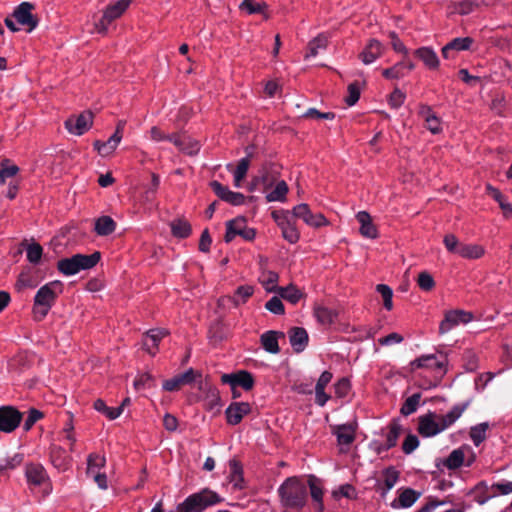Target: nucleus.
I'll list each match as a JSON object with an SVG mask.
<instances>
[{
	"instance_id": "f257e3e1",
	"label": "nucleus",
	"mask_w": 512,
	"mask_h": 512,
	"mask_svg": "<svg viewBox=\"0 0 512 512\" xmlns=\"http://www.w3.org/2000/svg\"><path fill=\"white\" fill-rule=\"evenodd\" d=\"M281 504L290 509H301L307 501V484L297 478L286 479L279 487Z\"/></svg>"
},
{
	"instance_id": "f03ea898",
	"label": "nucleus",
	"mask_w": 512,
	"mask_h": 512,
	"mask_svg": "<svg viewBox=\"0 0 512 512\" xmlns=\"http://www.w3.org/2000/svg\"><path fill=\"white\" fill-rule=\"evenodd\" d=\"M63 292V284L54 280L43 285L36 293L33 304V314L37 320L44 319L57 297Z\"/></svg>"
},
{
	"instance_id": "7ed1b4c3",
	"label": "nucleus",
	"mask_w": 512,
	"mask_h": 512,
	"mask_svg": "<svg viewBox=\"0 0 512 512\" xmlns=\"http://www.w3.org/2000/svg\"><path fill=\"white\" fill-rule=\"evenodd\" d=\"M223 499L208 488L202 489L197 493L189 495L182 503L176 507L177 512H202L207 507L221 503Z\"/></svg>"
},
{
	"instance_id": "20e7f679",
	"label": "nucleus",
	"mask_w": 512,
	"mask_h": 512,
	"mask_svg": "<svg viewBox=\"0 0 512 512\" xmlns=\"http://www.w3.org/2000/svg\"><path fill=\"white\" fill-rule=\"evenodd\" d=\"M100 252L91 255L75 254L69 258H63L57 262V269L65 276H72L82 270L93 268L100 260Z\"/></svg>"
},
{
	"instance_id": "39448f33",
	"label": "nucleus",
	"mask_w": 512,
	"mask_h": 512,
	"mask_svg": "<svg viewBox=\"0 0 512 512\" xmlns=\"http://www.w3.org/2000/svg\"><path fill=\"white\" fill-rule=\"evenodd\" d=\"M411 371L425 369L436 377L442 378L448 371V356L444 352L424 354L410 362Z\"/></svg>"
},
{
	"instance_id": "423d86ee",
	"label": "nucleus",
	"mask_w": 512,
	"mask_h": 512,
	"mask_svg": "<svg viewBox=\"0 0 512 512\" xmlns=\"http://www.w3.org/2000/svg\"><path fill=\"white\" fill-rule=\"evenodd\" d=\"M131 2L132 0H117L116 2L108 5L103 11L102 18L95 24L96 31L101 34H105L108 30L109 24L124 14Z\"/></svg>"
},
{
	"instance_id": "0eeeda50",
	"label": "nucleus",
	"mask_w": 512,
	"mask_h": 512,
	"mask_svg": "<svg viewBox=\"0 0 512 512\" xmlns=\"http://www.w3.org/2000/svg\"><path fill=\"white\" fill-rule=\"evenodd\" d=\"M476 460V453L469 445H462L454 449L444 462L449 470H455L462 465L470 467Z\"/></svg>"
},
{
	"instance_id": "6e6552de",
	"label": "nucleus",
	"mask_w": 512,
	"mask_h": 512,
	"mask_svg": "<svg viewBox=\"0 0 512 512\" xmlns=\"http://www.w3.org/2000/svg\"><path fill=\"white\" fill-rule=\"evenodd\" d=\"M236 236H241L243 239L251 241L255 238L256 232L253 228L247 227L244 218L238 217L226 223L224 240L226 243H229Z\"/></svg>"
},
{
	"instance_id": "1a4fd4ad",
	"label": "nucleus",
	"mask_w": 512,
	"mask_h": 512,
	"mask_svg": "<svg viewBox=\"0 0 512 512\" xmlns=\"http://www.w3.org/2000/svg\"><path fill=\"white\" fill-rule=\"evenodd\" d=\"M293 215L301 219L306 225L312 228H320L329 224L328 220L322 213H314L305 203L295 206L292 210Z\"/></svg>"
},
{
	"instance_id": "9d476101",
	"label": "nucleus",
	"mask_w": 512,
	"mask_h": 512,
	"mask_svg": "<svg viewBox=\"0 0 512 512\" xmlns=\"http://www.w3.org/2000/svg\"><path fill=\"white\" fill-rule=\"evenodd\" d=\"M473 320V314L465 310H450L445 313L439 325V333L445 334L460 324H467Z\"/></svg>"
},
{
	"instance_id": "9b49d317",
	"label": "nucleus",
	"mask_w": 512,
	"mask_h": 512,
	"mask_svg": "<svg viewBox=\"0 0 512 512\" xmlns=\"http://www.w3.org/2000/svg\"><path fill=\"white\" fill-rule=\"evenodd\" d=\"M93 124V113L85 111L78 116L70 117L65 122L67 130L74 135L80 136L87 132Z\"/></svg>"
},
{
	"instance_id": "f8f14e48",
	"label": "nucleus",
	"mask_w": 512,
	"mask_h": 512,
	"mask_svg": "<svg viewBox=\"0 0 512 512\" xmlns=\"http://www.w3.org/2000/svg\"><path fill=\"white\" fill-rule=\"evenodd\" d=\"M221 381L224 384L230 385L234 397H236V389L238 387L244 390H250L253 387L254 380L250 373L246 371H238L236 373L223 374Z\"/></svg>"
},
{
	"instance_id": "ddd939ff",
	"label": "nucleus",
	"mask_w": 512,
	"mask_h": 512,
	"mask_svg": "<svg viewBox=\"0 0 512 512\" xmlns=\"http://www.w3.org/2000/svg\"><path fill=\"white\" fill-rule=\"evenodd\" d=\"M22 414L11 406L0 407V432L11 433L20 424Z\"/></svg>"
},
{
	"instance_id": "4468645a",
	"label": "nucleus",
	"mask_w": 512,
	"mask_h": 512,
	"mask_svg": "<svg viewBox=\"0 0 512 512\" xmlns=\"http://www.w3.org/2000/svg\"><path fill=\"white\" fill-rule=\"evenodd\" d=\"M272 216L280 227L283 238L291 244L298 242L300 233L295 224L290 220L289 216L285 213L279 215L275 212Z\"/></svg>"
},
{
	"instance_id": "2eb2a0df",
	"label": "nucleus",
	"mask_w": 512,
	"mask_h": 512,
	"mask_svg": "<svg viewBox=\"0 0 512 512\" xmlns=\"http://www.w3.org/2000/svg\"><path fill=\"white\" fill-rule=\"evenodd\" d=\"M33 8L34 7L31 3L23 2L15 9L13 13V17L15 18L16 22L20 26L27 27L29 32L35 29L38 24L37 19L32 14Z\"/></svg>"
},
{
	"instance_id": "dca6fc26",
	"label": "nucleus",
	"mask_w": 512,
	"mask_h": 512,
	"mask_svg": "<svg viewBox=\"0 0 512 512\" xmlns=\"http://www.w3.org/2000/svg\"><path fill=\"white\" fill-rule=\"evenodd\" d=\"M210 187L221 200L231 205L239 206L245 201V196L242 193L231 191L227 186L222 185L218 181H212Z\"/></svg>"
},
{
	"instance_id": "f3484780",
	"label": "nucleus",
	"mask_w": 512,
	"mask_h": 512,
	"mask_svg": "<svg viewBox=\"0 0 512 512\" xmlns=\"http://www.w3.org/2000/svg\"><path fill=\"white\" fill-rule=\"evenodd\" d=\"M419 433L424 437H433L443 430L439 417L435 413L422 416L419 420Z\"/></svg>"
},
{
	"instance_id": "a211bd4d",
	"label": "nucleus",
	"mask_w": 512,
	"mask_h": 512,
	"mask_svg": "<svg viewBox=\"0 0 512 512\" xmlns=\"http://www.w3.org/2000/svg\"><path fill=\"white\" fill-rule=\"evenodd\" d=\"M251 412V406L247 402H233L225 411L227 423L230 425L239 424L242 419Z\"/></svg>"
},
{
	"instance_id": "6ab92c4d",
	"label": "nucleus",
	"mask_w": 512,
	"mask_h": 512,
	"mask_svg": "<svg viewBox=\"0 0 512 512\" xmlns=\"http://www.w3.org/2000/svg\"><path fill=\"white\" fill-rule=\"evenodd\" d=\"M171 143H173L181 152L190 156L196 155L200 151L201 147L197 140L192 139L184 133H176L175 136L171 138Z\"/></svg>"
},
{
	"instance_id": "aec40b11",
	"label": "nucleus",
	"mask_w": 512,
	"mask_h": 512,
	"mask_svg": "<svg viewBox=\"0 0 512 512\" xmlns=\"http://www.w3.org/2000/svg\"><path fill=\"white\" fill-rule=\"evenodd\" d=\"M168 335L166 329L156 328L149 330L143 338L144 349L152 356L158 351L159 342Z\"/></svg>"
},
{
	"instance_id": "412c9836",
	"label": "nucleus",
	"mask_w": 512,
	"mask_h": 512,
	"mask_svg": "<svg viewBox=\"0 0 512 512\" xmlns=\"http://www.w3.org/2000/svg\"><path fill=\"white\" fill-rule=\"evenodd\" d=\"M196 377L195 371L190 368L182 374L164 381L163 389L166 391H177L181 386L191 384Z\"/></svg>"
},
{
	"instance_id": "4be33fe9",
	"label": "nucleus",
	"mask_w": 512,
	"mask_h": 512,
	"mask_svg": "<svg viewBox=\"0 0 512 512\" xmlns=\"http://www.w3.org/2000/svg\"><path fill=\"white\" fill-rule=\"evenodd\" d=\"M414 68L415 65L413 62L409 60H403L390 68L384 69L382 75L387 79H400L406 76Z\"/></svg>"
},
{
	"instance_id": "5701e85b",
	"label": "nucleus",
	"mask_w": 512,
	"mask_h": 512,
	"mask_svg": "<svg viewBox=\"0 0 512 512\" xmlns=\"http://www.w3.org/2000/svg\"><path fill=\"white\" fill-rule=\"evenodd\" d=\"M383 53V45L376 39H372L360 53V59L365 65L373 63Z\"/></svg>"
},
{
	"instance_id": "b1692460",
	"label": "nucleus",
	"mask_w": 512,
	"mask_h": 512,
	"mask_svg": "<svg viewBox=\"0 0 512 512\" xmlns=\"http://www.w3.org/2000/svg\"><path fill=\"white\" fill-rule=\"evenodd\" d=\"M284 337L282 332L270 330L263 333L260 337V342L263 349L271 354H277L280 351L278 340Z\"/></svg>"
},
{
	"instance_id": "393cba45",
	"label": "nucleus",
	"mask_w": 512,
	"mask_h": 512,
	"mask_svg": "<svg viewBox=\"0 0 512 512\" xmlns=\"http://www.w3.org/2000/svg\"><path fill=\"white\" fill-rule=\"evenodd\" d=\"M469 402L457 404L451 408L445 415H438L443 430L453 425L467 409Z\"/></svg>"
},
{
	"instance_id": "a878e982",
	"label": "nucleus",
	"mask_w": 512,
	"mask_h": 512,
	"mask_svg": "<svg viewBox=\"0 0 512 512\" xmlns=\"http://www.w3.org/2000/svg\"><path fill=\"white\" fill-rule=\"evenodd\" d=\"M420 116L425 120L426 128L433 134H438L442 131V124L440 119L433 113L429 106L422 105L419 110Z\"/></svg>"
},
{
	"instance_id": "bb28decb",
	"label": "nucleus",
	"mask_w": 512,
	"mask_h": 512,
	"mask_svg": "<svg viewBox=\"0 0 512 512\" xmlns=\"http://www.w3.org/2000/svg\"><path fill=\"white\" fill-rule=\"evenodd\" d=\"M289 341L293 350L302 352L308 343V334L304 328L295 327L289 331Z\"/></svg>"
},
{
	"instance_id": "cd10ccee",
	"label": "nucleus",
	"mask_w": 512,
	"mask_h": 512,
	"mask_svg": "<svg viewBox=\"0 0 512 512\" xmlns=\"http://www.w3.org/2000/svg\"><path fill=\"white\" fill-rule=\"evenodd\" d=\"M357 221L360 223V233L366 238L374 239L377 237V229L372 223L371 216L366 211H360L356 215Z\"/></svg>"
},
{
	"instance_id": "c85d7f7f",
	"label": "nucleus",
	"mask_w": 512,
	"mask_h": 512,
	"mask_svg": "<svg viewBox=\"0 0 512 512\" xmlns=\"http://www.w3.org/2000/svg\"><path fill=\"white\" fill-rule=\"evenodd\" d=\"M487 193L499 204L503 216L505 218H512V204L507 200V198L495 187L488 184L486 186Z\"/></svg>"
},
{
	"instance_id": "c756f323",
	"label": "nucleus",
	"mask_w": 512,
	"mask_h": 512,
	"mask_svg": "<svg viewBox=\"0 0 512 512\" xmlns=\"http://www.w3.org/2000/svg\"><path fill=\"white\" fill-rule=\"evenodd\" d=\"M120 142L119 134H113L106 142L95 141L94 148L102 157H108L114 153Z\"/></svg>"
},
{
	"instance_id": "7c9ffc66",
	"label": "nucleus",
	"mask_w": 512,
	"mask_h": 512,
	"mask_svg": "<svg viewBox=\"0 0 512 512\" xmlns=\"http://www.w3.org/2000/svg\"><path fill=\"white\" fill-rule=\"evenodd\" d=\"M339 446H349L355 439V428L350 424L337 426L334 430Z\"/></svg>"
},
{
	"instance_id": "2f4dec72",
	"label": "nucleus",
	"mask_w": 512,
	"mask_h": 512,
	"mask_svg": "<svg viewBox=\"0 0 512 512\" xmlns=\"http://www.w3.org/2000/svg\"><path fill=\"white\" fill-rule=\"evenodd\" d=\"M259 281L268 293H277L280 286H278L279 275L271 270H263L259 276Z\"/></svg>"
},
{
	"instance_id": "473e14b6",
	"label": "nucleus",
	"mask_w": 512,
	"mask_h": 512,
	"mask_svg": "<svg viewBox=\"0 0 512 512\" xmlns=\"http://www.w3.org/2000/svg\"><path fill=\"white\" fill-rule=\"evenodd\" d=\"M473 42L474 40L471 37L455 38L442 48V54L445 58H448L451 50L466 51L470 49Z\"/></svg>"
},
{
	"instance_id": "72a5a7b5",
	"label": "nucleus",
	"mask_w": 512,
	"mask_h": 512,
	"mask_svg": "<svg viewBox=\"0 0 512 512\" xmlns=\"http://www.w3.org/2000/svg\"><path fill=\"white\" fill-rule=\"evenodd\" d=\"M415 55L423 61L429 69H436L439 66V58L436 52L430 47H421L415 51Z\"/></svg>"
},
{
	"instance_id": "f704fd0d",
	"label": "nucleus",
	"mask_w": 512,
	"mask_h": 512,
	"mask_svg": "<svg viewBox=\"0 0 512 512\" xmlns=\"http://www.w3.org/2000/svg\"><path fill=\"white\" fill-rule=\"evenodd\" d=\"M307 487L310 488L311 497L316 502V509L319 512L323 511V490L319 479L315 476H310L308 479Z\"/></svg>"
},
{
	"instance_id": "c9c22d12",
	"label": "nucleus",
	"mask_w": 512,
	"mask_h": 512,
	"mask_svg": "<svg viewBox=\"0 0 512 512\" xmlns=\"http://www.w3.org/2000/svg\"><path fill=\"white\" fill-rule=\"evenodd\" d=\"M116 229V223L110 216H101L95 220L94 230L99 236H108Z\"/></svg>"
},
{
	"instance_id": "e433bc0d",
	"label": "nucleus",
	"mask_w": 512,
	"mask_h": 512,
	"mask_svg": "<svg viewBox=\"0 0 512 512\" xmlns=\"http://www.w3.org/2000/svg\"><path fill=\"white\" fill-rule=\"evenodd\" d=\"M26 477L30 484L41 485L47 479L44 468L39 464H31L26 467Z\"/></svg>"
},
{
	"instance_id": "4c0bfd02",
	"label": "nucleus",
	"mask_w": 512,
	"mask_h": 512,
	"mask_svg": "<svg viewBox=\"0 0 512 512\" xmlns=\"http://www.w3.org/2000/svg\"><path fill=\"white\" fill-rule=\"evenodd\" d=\"M328 44V36L326 34H319L308 43L307 53L305 59L315 57L322 50H325Z\"/></svg>"
},
{
	"instance_id": "58836bf2",
	"label": "nucleus",
	"mask_w": 512,
	"mask_h": 512,
	"mask_svg": "<svg viewBox=\"0 0 512 512\" xmlns=\"http://www.w3.org/2000/svg\"><path fill=\"white\" fill-rule=\"evenodd\" d=\"M274 172L273 166L264 165L255 176V184H261L264 190H268L276 179Z\"/></svg>"
},
{
	"instance_id": "ea45409f",
	"label": "nucleus",
	"mask_w": 512,
	"mask_h": 512,
	"mask_svg": "<svg viewBox=\"0 0 512 512\" xmlns=\"http://www.w3.org/2000/svg\"><path fill=\"white\" fill-rule=\"evenodd\" d=\"M418 499V494L412 489L402 491L399 497L392 501L393 508H408L411 507Z\"/></svg>"
},
{
	"instance_id": "a19ab883",
	"label": "nucleus",
	"mask_w": 512,
	"mask_h": 512,
	"mask_svg": "<svg viewBox=\"0 0 512 512\" xmlns=\"http://www.w3.org/2000/svg\"><path fill=\"white\" fill-rule=\"evenodd\" d=\"M485 255V248L479 244H467L464 243L459 256L468 259V260H476L480 259Z\"/></svg>"
},
{
	"instance_id": "79ce46f5",
	"label": "nucleus",
	"mask_w": 512,
	"mask_h": 512,
	"mask_svg": "<svg viewBox=\"0 0 512 512\" xmlns=\"http://www.w3.org/2000/svg\"><path fill=\"white\" fill-rule=\"evenodd\" d=\"M277 294L292 304H296L303 297V293L293 284L280 287Z\"/></svg>"
},
{
	"instance_id": "37998d69",
	"label": "nucleus",
	"mask_w": 512,
	"mask_h": 512,
	"mask_svg": "<svg viewBox=\"0 0 512 512\" xmlns=\"http://www.w3.org/2000/svg\"><path fill=\"white\" fill-rule=\"evenodd\" d=\"M249 166V157H244L239 160L236 168L233 170L234 186L236 188H240L242 186V181L246 177Z\"/></svg>"
},
{
	"instance_id": "c03bdc74",
	"label": "nucleus",
	"mask_w": 512,
	"mask_h": 512,
	"mask_svg": "<svg viewBox=\"0 0 512 512\" xmlns=\"http://www.w3.org/2000/svg\"><path fill=\"white\" fill-rule=\"evenodd\" d=\"M288 193V186L284 180L278 181L275 188L266 194L268 202H283L286 200Z\"/></svg>"
},
{
	"instance_id": "a18cd8bd",
	"label": "nucleus",
	"mask_w": 512,
	"mask_h": 512,
	"mask_svg": "<svg viewBox=\"0 0 512 512\" xmlns=\"http://www.w3.org/2000/svg\"><path fill=\"white\" fill-rule=\"evenodd\" d=\"M314 315L318 322H320L323 325L332 324L337 317V313L335 310L324 306L315 307Z\"/></svg>"
},
{
	"instance_id": "49530a36",
	"label": "nucleus",
	"mask_w": 512,
	"mask_h": 512,
	"mask_svg": "<svg viewBox=\"0 0 512 512\" xmlns=\"http://www.w3.org/2000/svg\"><path fill=\"white\" fill-rule=\"evenodd\" d=\"M94 408L110 420H114L122 414V407H108L101 399H97L94 402Z\"/></svg>"
},
{
	"instance_id": "de8ad7c7",
	"label": "nucleus",
	"mask_w": 512,
	"mask_h": 512,
	"mask_svg": "<svg viewBox=\"0 0 512 512\" xmlns=\"http://www.w3.org/2000/svg\"><path fill=\"white\" fill-rule=\"evenodd\" d=\"M489 424L486 422L477 424L470 429V438L475 446H479L485 439Z\"/></svg>"
},
{
	"instance_id": "09e8293b",
	"label": "nucleus",
	"mask_w": 512,
	"mask_h": 512,
	"mask_svg": "<svg viewBox=\"0 0 512 512\" xmlns=\"http://www.w3.org/2000/svg\"><path fill=\"white\" fill-rule=\"evenodd\" d=\"M51 459L54 466L58 469L65 470L67 468L69 458L65 455V451L61 447H52Z\"/></svg>"
},
{
	"instance_id": "8fccbe9b",
	"label": "nucleus",
	"mask_w": 512,
	"mask_h": 512,
	"mask_svg": "<svg viewBox=\"0 0 512 512\" xmlns=\"http://www.w3.org/2000/svg\"><path fill=\"white\" fill-rule=\"evenodd\" d=\"M106 459L100 454H90L87 459V473L89 475L100 472L101 468L105 466Z\"/></svg>"
},
{
	"instance_id": "3c124183",
	"label": "nucleus",
	"mask_w": 512,
	"mask_h": 512,
	"mask_svg": "<svg viewBox=\"0 0 512 512\" xmlns=\"http://www.w3.org/2000/svg\"><path fill=\"white\" fill-rule=\"evenodd\" d=\"M230 468V482L235 488H242L243 483V471L241 465L236 460L229 462Z\"/></svg>"
},
{
	"instance_id": "603ef678",
	"label": "nucleus",
	"mask_w": 512,
	"mask_h": 512,
	"mask_svg": "<svg viewBox=\"0 0 512 512\" xmlns=\"http://www.w3.org/2000/svg\"><path fill=\"white\" fill-rule=\"evenodd\" d=\"M443 244L449 253L459 256L464 243L461 242L456 235L449 233L444 236Z\"/></svg>"
},
{
	"instance_id": "864d4df0",
	"label": "nucleus",
	"mask_w": 512,
	"mask_h": 512,
	"mask_svg": "<svg viewBox=\"0 0 512 512\" xmlns=\"http://www.w3.org/2000/svg\"><path fill=\"white\" fill-rule=\"evenodd\" d=\"M171 230L174 236L186 238L191 233V226L187 221L179 219L171 223Z\"/></svg>"
},
{
	"instance_id": "5fc2aeb1",
	"label": "nucleus",
	"mask_w": 512,
	"mask_h": 512,
	"mask_svg": "<svg viewBox=\"0 0 512 512\" xmlns=\"http://www.w3.org/2000/svg\"><path fill=\"white\" fill-rule=\"evenodd\" d=\"M253 293H254L253 286L242 285L236 289L232 300H233L234 304L237 306L242 303H245L247 301V299L253 295Z\"/></svg>"
},
{
	"instance_id": "6e6d98bb",
	"label": "nucleus",
	"mask_w": 512,
	"mask_h": 512,
	"mask_svg": "<svg viewBox=\"0 0 512 512\" xmlns=\"http://www.w3.org/2000/svg\"><path fill=\"white\" fill-rule=\"evenodd\" d=\"M420 400L421 395L419 393H415L408 397L401 407V413L405 416L413 414L417 410Z\"/></svg>"
},
{
	"instance_id": "4d7b16f0",
	"label": "nucleus",
	"mask_w": 512,
	"mask_h": 512,
	"mask_svg": "<svg viewBox=\"0 0 512 512\" xmlns=\"http://www.w3.org/2000/svg\"><path fill=\"white\" fill-rule=\"evenodd\" d=\"M205 405L211 411L215 410L216 412H218L220 410L221 403H220L219 392L217 389L210 388L207 391V394L205 397Z\"/></svg>"
},
{
	"instance_id": "13d9d810",
	"label": "nucleus",
	"mask_w": 512,
	"mask_h": 512,
	"mask_svg": "<svg viewBox=\"0 0 512 512\" xmlns=\"http://www.w3.org/2000/svg\"><path fill=\"white\" fill-rule=\"evenodd\" d=\"M43 249L38 243H30L26 247L27 260L32 264H38L41 260Z\"/></svg>"
},
{
	"instance_id": "bf43d9fd",
	"label": "nucleus",
	"mask_w": 512,
	"mask_h": 512,
	"mask_svg": "<svg viewBox=\"0 0 512 512\" xmlns=\"http://www.w3.org/2000/svg\"><path fill=\"white\" fill-rule=\"evenodd\" d=\"M18 171L16 165H11L7 159L3 160L0 165V185L4 184L7 178L15 176Z\"/></svg>"
},
{
	"instance_id": "052dcab7",
	"label": "nucleus",
	"mask_w": 512,
	"mask_h": 512,
	"mask_svg": "<svg viewBox=\"0 0 512 512\" xmlns=\"http://www.w3.org/2000/svg\"><path fill=\"white\" fill-rule=\"evenodd\" d=\"M376 291L382 296L383 298V305L384 307L390 311L393 308V291L392 289L385 284H378L376 286Z\"/></svg>"
},
{
	"instance_id": "680f3d73",
	"label": "nucleus",
	"mask_w": 512,
	"mask_h": 512,
	"mask_svg": "<svg viewBox=\"0 0 512 512\" xmlns=\"http://www.w3.org/2000/svg\"><path fill=\"white\" fill-rule=\"evenodd\" d=\"M417 284L423 291H431L435 287V281L432 275L427 271H422L417 277Z\"/></svg>"
},
{
	"instance_id": "e2e57ef3",
	"label": "nucleus",
	"mask_w": 512,
	"mask_h": 512,
	"mask_svg": "<svg viewBox=\"0 0 512 512\" xmlns=\"http://www.w3.org/2000/svg\"><path fill=\"white\" fill-rule=\"evenodd\" d=\"M400 433H401L400 425L392 424L389 427V431H388V434L386 437V443L383 447V450H388V449L394 447L397 443Z\"/></svg>"
},
{
	"instance_id": "0e129e2a",
	"label": "nucleus",
	"mask_w": 512,
	"mask_h": 512,
	"mask_svg": "<svg viewBox=\"0 0 512 512\" xmlns=\"http://www.w3.org/2000/svg\"><path fill=\"white\" fill-rule=\"evenodd\" d=\"M454 11L460 15H467L474 10L471 0H451Z\"/></svg>"
},
{
	"instance_id": "69168bd1",
	"label": "nucleus",
	"mask_w": 512,
	"mask_h": 512,
	"mask_svg": "<svg viewBox=\"0 0 512 512\" xmlns=\"http://www.w3.org/2000/svg\"><path fill=\"white\" fill-rule=\"evenodd\" d=\"M240 8L242 10H246L249 14L264 13L267 8V4L265 2L243 1L240 4Z\"/></svg>"
},
{
	"instance_id": "338daca9",
	"label": "nucleus",
	"mask_w": 512,
	"mask_h": 512,
	"mask_svg": "<svg viewBox=\"0 0 512 512\" xmlns=\"http://www.w3.org/2000/svg\"><path fill=\"white\" fill-rule=\"evenodd\" d=\"M406 99V95L404 92H402L400 89L396 88L393 90V92L389 95L388 103L389 106L393 109H398L402 106Z\"/></svg>"
},
{
	"instance_id": "774afa93",
	"label": "nucleus",
	"mask_w": 512,
	"mask_h": 512,
	"mask_svg": "<svg viewBox=\"0 0 512 512\" xmlns=\"http://www.w3.org/2000/svg\"><path fill=\"white\" fill-rule=\"evenodd\" d=\"M332 494L335 499H339L341 497L352 499L356 497V490L352 485L344 484L338 489L334 490Z\"/></svg>"
}]
</instances>
